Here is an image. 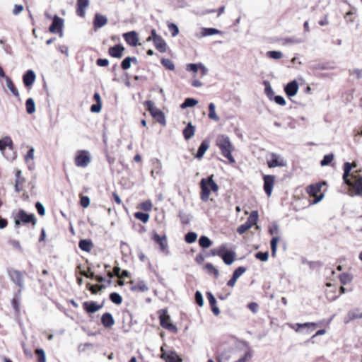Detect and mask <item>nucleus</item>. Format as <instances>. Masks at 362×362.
<instances>
[{
    "mask_svg": "<svg viewBox=\"0 0 362 362\" xmlns=\"http://www.w3.org/2000/svg\"><path fill=\"white\" fill-rule=\"evenodd\" d=\"M351 164L346 162L344 164L343 180L349 187V194L354 196L362 195V175L356 172L351 173Z\"/></svg>",
    "mask_w": 362,
    "mask_h": 362,
    "instance_id": "nucleus-1",
    "label": "nucleus"
},
{
    "mask_svg": "<svg viewBox=\"0 0 362 362\" xmlns=\"http://www.w3.org/2000/svg\"><path fill=\"white\" fill-rule=\"evenodd\" d=\"M216 145L221 149L222 155L228 159L230 163H235V160L232 155L233 147L228 136L224 134L219 135L216 139Z\"/></svg>",
    "mask_w": 362,
    "mask_h": 362,
    "instance_id": "nucleus-2",
    "label": "nucleus"
},
{
    "mask_svg": "<svg viewBox=\"0 0 362 362\" xmlns=\"http://www.w3.org/2000/svg\"><path fill=\"white\" fill-rule=\"evenodd\" d=\"M214 175H211L206 178H202L200 182L201 199L204 202H207L209 199L211 192H217L218 190V185L213 179Z\"/></svg>",
    "mask_w": 362,
    "mask_h": 362,
    "instance_id": "nucleus-3",
    "label": "nucleus"
},
{
    "mask_svg": "<svg viewBox=\"0 0 362 362\" xmlns=\"http://www.w3.org/2000/svg\"><path fill=\"white\" fill-rule=\"evenodd\" d=\"M21 223H31L33 227H35L37 223V219L33 214H28L23 209H20L15 217V224L18 226Z\"/></svg>",
    "mask_w": 362,
    "mask_h": 362,
    "instance_id": "nucleus-4",
    "label": "nucleus"
},
{
    "mask_svg": "<svg viewBox=\"0 0 362 362\" xmlns=\"http://www.w3.org/2000/svg\"><path fill=\"white\" fill-rule=\"evenodd\" d=\"M325 185V182L312 184L307 187L306 192L310 197H315V199L313 201V204H316L320 202L324 197L323 194H320L317 196L318 192H320L322 187Z\"/></svg>",
    "mask_w": 362,
    "mask_h": 362,
    "instance_id": "nucleus-5",
    "label": "nucleus"
},
{
    "mask_svg": "<svg viewBox=\"0 0 362 362\" xmlns=\"http://www.w3.org/2000/svg\"><path fill=\"white\" fill-rule=\"evenodd\" d=\"M90 153L86 150H79L76 153L74 158L75 165L80 168H86L90 163Z\"/></svg>",
    "mask_w": 362,
    "mask_h": 362,
    "instance_id": "nucleus-6",
    "label": "nucleus"
},
{
    "mask_svg": "<svg viewBox=\"0 0 362 362\" xmlns=\"http://www.w3.org/2000/svg\"><path fill=\"white\" fill-rule=\"evenodd\" d=\"M159 318L160 322V325L166 329H168L173 332H177V329L175 325H174L170 322V317L168 314V312L166 310H160L159 311Z\"/></svg>",
    "mask_w": 362,
    "mask_h": 362,
    "instance_id": "nucleus-7",
    "label": "nucleus"
},
{
    "mask_svg": "<svg viewBox=\"0 0 362 362\" xmlns=\"http://www.w3.org/2000/svg\"><path fill=\"white\" fill-rule=\"evenodd\" d=\"M258 211H252L250 214V216L248 217L247 221L244 223L240 225L238 228V233L239 234H243L245 232H246L247 230L251 228L254 225H255L258 220Z\"/></svg>",
    "mask_w": 362,
    "mask_h": 362,
    "instance_id": "nucleus-8",
    "label": "nucleus"
},
{
    "mask_svg": "<svg viewBox=\"0 0 362 362\" xmlns=\"http://www.w3.org/2000/svg\"><path fill=\"white\" fill-rule=\"evenodd\" d=\"M267 163L269 168L284 167L286 161L280 155L276 153H271L267 158Z\"/></svg>",
    "mask_w": 362,
    "mask_h": 362,
    "instance_id": "nucleus-9",
    "label": "nucleus"
},
{
    "mask_svg": "<svg viewBox=\"0 0 362 362\" xmlns=\"http://www.w3.org/2000/svg\"><path fill=\"white\" fill-rule=\"evenodd\" d=\"M8 276L11 280L18 287H22L23 285V279L26 275L25 272H21L15 269H10L8 271Z\"/></svg>",
    "mask_w": 362,
    "mask_h": 362,
    "instance_id": "nucleus-10",
    "label": "nucleus"
},
{
    "mask_svg": "<svg viewBox=\"0 0 362 362\" xmlns=\"http://www.w3.org/2000/svg\"><path fill=\"white\" fill-rule=\"evenodd\" d=\"M161 358L165 362H182V358L174 351H166L161 347Z\"/></svg>",
    "mask_w": 362,
    "mask_h": 362,
    "instance_id": "nucleus-11",
    "label": "nucleus"
},
{
    "mask_svg": "<svg viewBox=\"0 0 362 362\" xmlns=\"http://www.w3.org/2000/svg\"><path fill=\"white\" fill-rule=\"evenodd\" d=\"M64 26V20L58 16H54L49 31L54 34H61Z\"/></svg>",
    "mask_w": 362,
    "mask_h": 362,
    "instance_id": "nucleus-12",
    "label": "nucleus"
},
{
    "mask_svg": "<svg viewBox=\"0 0 362 362\" xmlns=\"http://www.w3.org/2000/svg\"><path fill=\"white\" fill-rule=\"evenodd\" d=\"M275 176L274 175H264V190L266 194L268 197H270L272 193L273 187L275 183Z\"/></svg>",
    "mask_w": 362,
    "mask_h": 362,
    "instance_id": "nucleus-13",
    "label": "nucleus"
},
{
    "mask_svg": "<svg viewBox=\"0 0 362 362\" xmlns=\"http://www.w3.org/2000/svg\"><path fill=\"white\" fill-rule=\"evenodd\" d=\"M109 279L105 280L102 282H105L103 284H95L91 285L90 284H87L86 287L88 290L93 293L96 294L98 291H101L103 288H105L107 285L110 284V279L113 277V273L111 272H108Z\"/></svg>",
    "mask_w": 362,
    "mask_h": 362,
    "instance_id": "nucleus-14",
    "label": "nucleus"
},
{
    "mask_svg": "<svg viewBox=\"0 0 362 362\" xmlns=\"http://www.w3.org/2000/svg\"><path fill=\"white\" fill-rule=\"evenodd\" d=\"M153 169L151 172V175L153 178L156 179L158 177L163 175V165L158 158H153L152 160Z\"/></svg>",
    "mask_w": 362,
    "mask_h": 362,
    "instance_id": "nucleus-15",
    "label": "nucleus"
},
{
    "mask_svg": "<svg viewBox=\"0 0 362 362\" xmlns=\"http://www.w3.org/2000/svg\"><path fill=\"white\" fill-rule=\"evenodd\" d=\"M15 190L17 192H21L24 189V185L26 182L25 178L22 175V172L21 170L17 169L15 171Z\"/></svg>",
    "mask_w": 362,
    "mask_h": 362,
    "instance_id": "nucleus-16",
    "label": "nucleus"
},
{
    "mask_svg": "<svg viewBox=\"0 0 362 362\" xmlns=\"http://www.w3.org/2000/svg\"><path fill=\"white\" fill-rule=\"evenodd\" d=\"M153 240L159 245L160 250L164 252L166 255L169 253L168 250V241L165 235L160 236L157 233H154L153 235Z\"/></svg>",
    "mask_w": 362,
    "mask_h": 362,
    "instance_id": "nucleus-17",
    "label": "nucleus"
},
{
    "mask_svg": "<svg viewBox=\"0 0 362 362\" xmlns=\"http://www.w3.org/2000/svg\"><path fill=\"white\" fill-rule=\"evenodd\" d=\"M361 318H362V311L358 308H356V309L349 310L348 312V313L344 318V322L345 324H348L354 320L361 319Z\"/></svg>",
    "mask_w": 362,
    "mask_h": 362,
    "instance_id": "nucleus-18",
    "label": "nucleus"
},
{
    "mask_svg": "<svg viewBox=\"0 0 362 362\" xmlns=\"http://www.w3.org/2000/svg\"><path fill=\"white\" fill-rule=\"evenodd\" d=\"M125 41L132 47H136L138 45L139 37L135 31H131L123 34Z\"/></svg>",
    "mask_w": 362,
    "mask_h": 362,
    "instance_id": "nucleus-19",
    "label": "nucleus"
},
{
    "mask_svg": "<svg viewBox=\"0 0 362 362\" xmlns=\"http://www.w3.org/2000/svg\"><path fill=\"white\" fill-rule=\"evenodd\" d=\"M298 88V82L294 80L285 86L284 91L288 97H293L297 94Z\"/></svg>",
    "mask_w": 362,
    "mask_h": 362,
    "instance_id": "nucleus-20",
    "label": "nucleus"
},
{
    "mask_svg": "<svg viewBox=\"0 0 362 362\" xmlns=\"http://www.w3.org/2000/svg\"><path fill=\"white\" fill-rule=\"evenodd\" d=\"M78 269H81V266L77 267ZM80 274L86 277L95 279L97 281L102 283L105 278L100 275H95V273L91 270L90 267H88L87 270H80Z\"/></svg>",
    "mask_w": 362,
    "mask_h": 362,
    "instance_id": "nucleus-21",
    "label": "nucleus"
},
{
    "mask_svg": "<svg viewBox=\"0 0 362 362\" xmlns=\"http://www.w3.org/2000/svg\"><path fill=\"white\" fill-rule=\"evenodd\" d=\"M316 324L314 322H305V323H296V324H290L289 327L294 329L296 332H300V328H308V332L310 329L311 331L314 330L315 328Z\"/></svg>",
    "mask_w": 362,
    "mask_h": 362,
    "instance_id": "nucleus-22",
    "label": "nucleus"
},
{
    "mask_svg": "<svg viewBox=\"0 0 362 362\" xmlns=\"http://www.w3.org/2000/svg\"><path fill=\"white\" fill-rule=\"evenodd\" d=\"M89 4V0H77L76 14L80 17H84L86 8Z\"/></svg>",
    "mask_w": 362,
    "mask_h": 362,
    "instance_id": "nucleus-23",
    "label": "nucleus"
},
{
    "mask_svg": "<svg viewBox=\"0 0 362 362\" xmlns=\"http://www.w3.org/2000/svg\"><path fill=\"white\" fill-rule=\"evenodd\" d=\"M107 23V19L105 16L100 13H96L93 20L94 29L96 30L98 28L105 25Z\"/></svg>",
    "mask_w": 362,
    "mask_h": 362,
    "instance_id": "nucleus-24",
    "label": "nucleus"
},
{
    "mask_svg": "<svg viewBox=\"0 0 362 362\" xmlns=\"http://www.w3.org/2000/svg\"><path fill=\"white\" fill-rule=\"evenodd\" d=\"M235 253L233 251H228L227 249L221 252V257L226 264L230 265L235 259Z\"/></svg>",
    "mask_w": 362,
    "mask_h": 362,
    "instance_id": "nucleus-25",
    "label": "nucleus"
},
{
    "mask_svg": "<svg viewBox=\"0 0 362 362\" xmlns=\"http://www.w3.org/2000/svg\"><path fill=\"white\" fill-rule=\"evenodd\" d=\"M35 80V74L33 71L28 70L23 75V83L26 87L31 86Z\"/></svg>",
    "mask_w": 362,
    "mask_h": 362,
    "instance_id": "nucleus-26",
    "label": "nucleus"
},
{
    "mask_svg": "<svg viewBox=\"0 0 362 362\" xmlns=\"http://www.w3.org/2000/svg\"><path fill=\"white\" fill-rule=\"evenodd\" d=\"M114 272H115V276H117L118 278V280H117L118 284L123 285L124 284L123 279L129 277V272L127 270L121 271V269L117 267H115Z\"/></svg>",
    "mask_w": 362,
    "mask_h": 362,
    "instance_id": "nucleus-27",
    "label": "nucleus"
},
{
    "mask_svg": "<svg viewBox=\"0 0 362 362\" xmlns=\"http://www.w3.org/2000/svg\"><path fill=\"white\" fill-rule=\"evenodd\" d=\"M83 309L88 313H93L98 311L101 306L96 304L93 301H86L83 303Z\"/></svg>",
    "mask_w": 362,
    "mask_h": 362,
    "instance_id": "nucleus-28",
    "label": "nucleus"
},
{
    "mask_svg": "<svg viewBox=\"0 0 362 362\" xmlns=\"http://www.w3.org/2000/svg\"><path fill=\"white\" fill-rule=\"evenodd\" d=\"M151 115L160 124L163 126L166 124L165 117L160 110L156 108L155 110H151Z\"/></svg>",
    "mask_w": 362,
    "mask_h": 362,
    "instance_id": "nucleus-29",
    "label": "nucleus"
},
{
    "mask_svg": "<svg viewBox=\"0 0 362 362\" xmlns=\"http://www.w3.org/2000/svg\"><path fill=\"white\" fill-rule=\"evenodd\" d=\"M93 100L96 102V103L91 105L90 111L92 112H99L101 110L102 103L100 95L98 93H95L94 94Z\"/></svg>",
    "mask_w": 362,
    "mask_h": 362,
    "instance_id": "nucleus-30",
    "label": "nucleus"
},
{
    "mask_svg": "<svg viewBox=\"0 0 362 362\" xmlns=\"http://www.w3.org/2000/svg\"><path fill=\"white\" fill-rule=\"evenodd\" d=\"M6 147H8L11 151L13 150V141L8 136H6L2 139H0V150L4 151Z\"/></svg>",
    "mask_w": 362,
    "mask_h": 362,
    "instance_id": "nucleus-31",
    "label": "nucleus"
},
{
    "mask_svg": "<svg viewBox=\"0 0 362 362\" xmlns=\"http://www.w3.org/2000/svg\"><path fill=\"white\" fill-rule=\"evenodd\" d=\"M195 133V127L189 122L183 130V135L186 140H189L192 138Z\"/></svg>",
    "mask_w": 362,
    "mask_h": 362,
    "instance_id": "nucleus-32",
    "label": "nucleus"
},
{
    "mask_svg": "<svg viewBox=\"0 0 362 362\" xmlns=\"http://www.w3.org/2000/svg\"><path fill=\"white\" fill-rule=\"evenodd\" d=\"M155 47L160 52H165L166 51V43L165 40L161 37H156L153 42Z\"/></svg>",
    "mask_w": 362,
    "mask_h": 362,
    "instance_id": "nucleus-33",
    "label": "nucleus"
},
{
    "mask_svg": "<svg viewBox=\"0 0 362 362\" xmlns=\"http://www.w3.org/2000/svg\"><path fill=\"white\" fill-rule=\"evenodd\" d=\"M81 250L86 252H90L93 247V244L89 240H81L78 243Z\"/></svg>",
    "mask_w": 362,
    "mask_h": 362,
    "instance_id": "nucleus-34",
    "label": "nucleus"
},
{
    "mask_svg": "<svg viewBox=\"0 0 362 362\" xmlns=\"http://www.w3.org/2000/svg\"><path fill=\"white\" fill-rule=\"evenodd\" d=\"M101 322L105 327H110L113 324V318L110 313H105L101 317Z\"/></svg>",
    "mask_w": 362,
    "mask_h": 362,
    "instance_id": "nucleus-35",
    "label": "nucleus"
},
{
    "mask_svg": "<svg viewBox=\"0 0 362 362\" xmlns=\"http://www.w3.org/2000/svg\"><path fill=\"white\" fill-rule=\"evenodd\" d=\"M6 83L8 88L13 93L15 97H19V93L18 89L16 88L15 84L12 81V80L9 77H6Z\"/></svg>",
    "mask_w": 362,
    "mask_h": 362,
    "instance_id": "nucleus-36",
    "label": "nucleus"
},
{
    "mask_svg": "<svg viewBox=\"0 0 362 362\" xmlns=\"http://www.w3.org/2000/svg\"><path fill=\"white\" fill-rule=\"evenodd\" d=\"M204 269L209 274H213L215 278L219 276L218 270L211 263H207L204 266Z\"/></svg>",
    "mask_w": 362,
    "mask_h": 362,
    "instance_id": "nucleus-37",
    "label": "nucleus"
},
{
    "mask_svg": "<svg viewBox=\"0 0 362 362\" xmlns=\"http://www.w3.org/2000/svg\"><path fill=\"white\" fill-rule=\"evenodd\" d=\"M209 117L215 121V122H218L219 121V117L217 115L216 112V106L214 105V103H209Z\"/></svg>",
    "mask_w": 362,
    "mask_h": 362,
    "instance_id": "nucleus-38",
    "label": "nucleus"
},
{
    "mask_svg": "<svg viewBox=\"0 0 362 362\" xmlns=\"http://www.w3.org/2000/svg\"><path fill=\"white\" fill-rule=\"evenodd\" d=\"M209 144L206 141H203L201 144L200 146L199 147V149H198L197 155H196V158H197L199 159L202 158L203 157V156L204 155L205 152L209 148Z\"/></svg>",
    "mask_w": 362,
    "mask_h": 362,
    "instance_id": "nucleus-39",
    "label": "nucleus"
},
{
    "mask_svg": "<svg viewBox=\"0 0 362 362\" xmlns=\"http://www.w3.org/2000/svg\"><path fill=\"white\" fill-rule=\"evenodd\" d=\"M340 282L342 285H346L353 280V276L349 273H342L339 276Z\"/></svg>",
    "mask_w": 362,
    "mask_h": 362,
    "instance_id": "nucleus-40",
    "label": "nucleus"
},
{
    "mask_svg": "<svg viewBox=\"0 0 362 362\" xmlns=\"http://www.w3.org/2000/svg\"><path fill=\"white\" fill-rule=\"evenodd\" d=\"M132 62L136 63V58L130 57H126L122 62V68L124 70L128 69L129 68H130Z\"/></svg>",
    "mask_w": 362,
    "mask_h": 362,
    "instance_id": "nucleus-41",
    "label": "nucleus"
},
{
    "mask_svg": "<svg viewBox=\"0 0 362 362\" xmlns=\"http://www.w3.org/2000/svg\"><path fill=\"white\" fill-rule=\"evenodd\" d=\"M264 84L265 86V94L270 100H273V98H274V92L273 91L270 83L268 81H264Z\"/></svg>",
    "mask_w": 362,
    "mask_h": 362,
    "instance_id": "nucleus-42",
    "label": "nucleus"
},
{
    "mask_svg": "<svg viewBox=\"0 0 362 362\" xmlns=\"http://www.w3.org/2000/svg\"><path fill=\"white\" fill-rule=\"evenodd\" d=\"M220 33H221V31L216 28H203L201 36L206 37V36H209V35H214L219 34Z\"/></svg>",
    "mask_w": 362,
    "mask_h": 362,
    "instance_id": "nucleus-43",
    "label": "nucleus"
},
{
    "mask_svg": "<svg viewBox=\"0 0 362 362\" xmlns=\"http://www.w3.org/2000/svg\"><path fill=\"white\" fill-rule=\"evenodd\" d=\"M25 107L28 114H33L35 111V105L33 98L27 99L25 102Z\"/></svg>",
    "mask_w": 362,
    "mask_h": 362,
    "instance_id": "nucleus-44",
    "label": "nucleus"
},
{
    "mask_svg": "<svg viewBox=\"0 0 362 362\" xmlns=\"http://www.w3.org/2000/svg\"><path fill=\"white\" fill-rule=\"evenodd\" d=\"M198 103V101L194 98H186L185 102L181 104L180 107L182 109H185L189 107H194Z\"/></svg>",
    "mask_w": 362,
    "mask_h": 362,
    "instance_id": "nucleus-45",
    "label": "nucleus"
},
{
    "mask_svg": "<svg viewBox=\"0 0 362 362\" xmlns=\"http://www.w3.org/2000/svg\"><path fill=\"white\" fill-rule=\"evenodd\" d=\"M199 245L203 248H208L211 245V241L206 236H202L199 240Z\"/></svg>",
    "mask_w": 362,
    "mask_h": 362,
    "instance_id": "nucleus-46",
    "label": "nucleus"
},
{
    "mask_svg": "<svg viewBox=\"0 0 362 362\" xmlns=\"http://www.w3.org/2000/svg\"><path fill=\"white\" fill-rule=\"evenodd\" d=\"M266 56L274 59H280L283 57V53L280 51H268Z\"/></svg>",
    "mask_w": 362,
    "mask_h": 362,
    "instance_id": "nucleus-47",
    "label": "nucleus"
},
{
    "mask_svg": "<svg viewBox=\"0 0 362 362\" xmlns=\"http://www.w3.org/2000/svg\"><path fill=\"white\" fill-rule=\"evenodd\" d=\"M35 354L37 356V362H46V356L42 349H36Z\"/></svg>",
    "mask_w": 362,
    "mask_h": 362,
    "instance_id": "nucleus-48",
    "label": "nucleus"
},
{
    "mask_svg": "<svg viewBox=\"0 0 362 362\" xmlns=\"http://www.w3.org/2000/svg\"><path fill=\"white\" fill-rule=\"evenodd\" d=\"M134 217L143 223H147L149 220V214L144 212H136L134 214Z\"/></svg>",
    "mask_w": 362,
    "mask_h": 362,
    "instance_id": "nucleus-49",
    "label": "nucleus"
},
{
    "mask_svg": "<svg viewBox=\"0 0 362 362\" xmlns=\"http://www.w3.org/2000/svg\"><path fill=\"white\" fill-rule=\"evenodd\" d=\"M279 240V237L276 235L272 238L271 240V248H272V256H275L276 250H277V243Z\"/></svg>",
    "mask_w": 362,
    "mask_h": 362,
    "instance_id": "nucleus-50",
    "label": "nucleus"
},
{
    "mask_svg": "<svg viewBox=\"0 0 362 362\" xmlns=\"http://www.w3.org/2000/svg\"><path fill=\"white\" fill-rule=\"evenodd\" d=\"M197 238V235L194 232L187 233L185 235V241L187 243H193L196 241Z\"/></svg>",
    "mask_w": 362,
    "mask_h": 362,
    "instance_id": "nucleus-51",
    "label": "nucleus"
},
{
    "mask_svg": "<svg viewBox=\"0 0 362 362\" xmlns=\"http://www.w3.org/2000/svg\"><path fill=\"white\" fill-rule=\"evenodd\" d=\"M161 64L168 69L169 70H174L175 69V65L172 60L169 59H163L161 60Z\"/></svg>",
    "mask_w": 362,
    "mask_h": 362,
    "instance_id": "nucleus-52",
    "label": "nucleus"
},
{
    "mask_svg": "<svg viewBox=\"0 0 362 362\" xmlns=\"http://www.w3.org/2000/svg\"><path fill=\"white\" fill-rule=\"evenodd\" d=\"M334 159V155L332 153L325 155L323 159L321 160L320 164L322 166L329 165Z\"/></svg>",
    "mask_w": 362,
    "mask_h": 362,
    "instance_id": "nucleus-53",
    "label": "nucleus"
},
{
    "mask_svg": "<svg viewBox=\"0 0 362 362\" xmlns=\"http://www.w3.org/2000/svg\"><path fill=\"white\" fill-rule=\"evenodd\" d=\"M226 250V245H221L217 248L213 249L211 250V254L214 256H219L221 257V252L223 251H225Z\"/></svg>",
    "mask_w": 362,
    "mask_h": 362,
    "instance_id": "nucleus-54",
    "label": "nucleus"
},
{
    "mask_svg": "<svg viewBox=\"0 0 362 362\" xmlns=\"http://www.w3.org/2000/svg\"><path fill=\"white\" fill-rule=\"evenodd\" d=\"M168 28L169 29V30L171 32V34H172V36L173 37H175L178 35L179 33V28L178 27L174 24V23H169L168 25Z\"/></svg>",
    "mask_w": 362,
    "mask_h": 362,
    "instance_id": "nucleus-55",
    "label": "nucleus"
},
{
    "mask_svg": "<svg viewBox=\"0 0 362 362\" xmlns=\"http://www.w3.org/2000/svg\"><path fill=\"white\" fill-rule=\"evenodd\" d=\"M80 204L83 208H87L90 204V199L87 196L80 195Z\"/></svg>",
    "mask_w": 362,
    "mask_h": 362,
    "instance_id": "nucleus-56",
    "label": "nucleus"
},
{
    "mask_svg": "<svg viewBox=\"0 0 362 362\" xmlns=\"http://www.w3.org/2000/svg\"><path fill=\"white\" fill-rule=\"evenodd\" d=\"M255 257L258 259H260L262 262H266L269 257V252H259L255 254Z\"/></svg>",
    "mask_w": 362,
    "mask_h": 362,
    "instance_id": "nucleus-57",
    "label": "nucleus"
},
{
    "mask_svg": "<svg viewBox=\"0 0 362 362\" xmlns=\"http://www.w3.org/2000/svg\"><path fill=\"white\" fill-rule=\"evenodd\" d=\"M124 48L121 45H115V57H121Z\"/></svg>",
    "mask_w": 362,
    "mask_h": 362,
    "instance_id": "nucleus-58",
    "label": "nucleus"
},
{
    "mask_svg": "<svg viewBox=\"0 0 362 362\" xmlns=\"http://www.w3.org/2000/svg\"><path fill=\"white\" fill-rule=\"evenodd\" d=\"M140 207L141 209L149 211L152 209L153 205L151 202L146 201L141 204Z\"/></svg>",
    "mask_w": 362,
    "mask_h": 362,
    "instance_id": "nucleus-59",
    "label": "nucleus"
},
{
    "mask_svg": "<svg viewBox=\"0 0 362 362\" xmlns=\"http://www.w3.org/2000/svg\"><path fill=\"white\" fill-rule=\"evenodd\" d=\"M186 69L188 71L197 73L199 69V64H189L187 65Z\"/></svg>",
    "mask_w": 362,
    "mask_h": 362,
    "instance_id": "nucleus-60",
    "label": "nucleus"
},
{
    "mask_svg": "<svg viewBox=\"0 0 362 362\" xmlns=\"http://www.w3.org/2000/svg\"><path fill=\"white\" fill-rule=\"evenodd\" d=\"M245 271V267H240L234 271L233 276L238 279Z\"/></svg>",
    "mask_w": 362,
    "mask_h": 362,
    "instance_id": "nucleus-61",
    "label": "nucleus"
},
{
    "mask_svg": "<svg viewBox=\"0 0 362 362\" xmlns=\"http://www.w3.org/2000/svg\"><path fill=\"white\" fill-rule=\"evenodd\" d=\"M195 300H196V303L199 305V306H202L203 304H204V300H203V297H202V294L201 293L200 291H197L196 293H195Z\"/></svg>",
    "mask_w": 362,
    "mask_h": 362,
    "instance_id": "nucleus-62",
    "label": "nucleus"
},
{
    "mask_svg": "<svg viewBox=\"0 0 362 362\" xmlns=\"http://www.w3.org/2000/svg\"><path fill=\"white\" fill-rule=\"evenodd\" d=\"M273 100H274L276 104L281 106H284L286 104L285 99L281 95L274 96Z\"/></svg>",
    "mask_w": 362,
    "mask_h": 362,
    "instance_id": "nucleus-63",
    "label": "nucleus"
},
{
    "mask_svg": "<svg viewBox=\"0 0 362 362\" xmlns=\"http://www.w3.org/2000/svg\"><path fill=\"white\" fill-rule=\"evenodd\" d=\"M252 357V354L250 351H247L243 356L240 358L238 360L235 361V362H246L247 361L250 360Z\"/></svg>",
    "mask_w": 362,
    "mask_h": 362,
    "instance_id": "nucleus-64",
    "label": "nucleus"
}]
</instances>
